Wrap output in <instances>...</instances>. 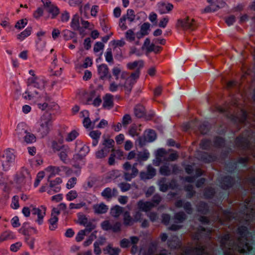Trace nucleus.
Wrapping results in <instances>:
<instances>
[{
  "mask_svg": "<svg viewBox=\"0 0 255 255\" xmlns=\"http://www.w3.org/2000/svg\"><path fill=\"white\" fill-rule=\"evenodd\" d=\"M247 228L242 226L238 229V239L235 242L229 234L224 235L221 239V246L224 251V255H236V253H245L252 249L247 242Z\"/></svg>",
  "mask_w": 255,
  "mask_h": 255,
  "instance_id": "nucleus-1",
  "label": "nucleus"
},
{
  "mask_svg": "<svg viewBox=\"0 0 255 255\" xmlns=\"http://www.w3.org/2000/svg\"><path fill=\"white\" fill-rule=\"evenodd\" d=\"M45 80L38 77H31L28 79L27 89L25 91L24 98L30 100L38 98L41 92L44 89Z\"/></svg>",
  "mask_w": 255,
  "mask_h": 255,
  "instance_id": "nucleus-2",
  "label": "nucleus"
},
{
  "mask_svg": "<svg viewBox=\"0 0 255 255\" xmlns=\"http://www.w3.org/2000/svg\"><path fill=\"white\" fill-rule=\"evenodd\" d=\"M251 201L247 199L245 201V208L248 210L247 213L245 214L244 212V217L243 219H240L237 216V214L228 211H225L223 213L224 218L228 221H231L233 219L235 220H245L246 221H253L255 220V204L254 206L251 205Z\"/></svg>",
  "mask_w": 255,
  "mask_h": 255,
  "instance_id": "nucleus-3",
  "label": "nucleus"
},
{
  "mask_svg": "<svg viewBox=\"0 0 255 255\" xmlns=\"http://www.w3.org/2000/svg\"><path fill=\"white\" fill-rule=\"evenodd\" d=\"M38 132L42 137L46 136L52 127L53 118L51 113L45 112L41 117Z\"/></svg>",
  "mask_w": 255,
  "mask_h": 255,
  "instance_id": "nucleus-4",
  "label": "nucleus"
},
{
  "mask_svg": "<svg viewBox=\"0 0 255 255\" xmlns=\"http://www.w3.org/2000/svg\"><path fill=\"white\" fill-rule=\"evenodd\" d=\"M15 158V156L12 150H6L0 157V165L2 166V169L4 171L8 170L10 164L14 161Z\"/></svg>",
  "mask_w": 255,
  "mask_h": 255,
  "instance_id": "nucleus-5",
  "label": "nucleus"
},
{
  "mask_svg": "<svg viewBox=\"0 0 255 255\" xmlns=\"http://www.w3.org/2000/svg\"><path fill=\"white\" fill-rule=\"evenodd\" d=\"M15 134L19 139H24V141L27 143H31L36 141L35 136L23 128L22 125H18L17 126Z\"/></svg>",
  "mask_w": 255,
  "mask_h": 255,
  "instance_id": "nucleus-6",
  "label": "nucleus"
},
{
  "mask_svg": "<svg viewBox=\"0 0 255 255\" xmlns=\"http://www.w3.org/2000/svg\"><path fill=\"white\" fill-rule=\"evenodd\" d=\"M137 163H134L132 166L128 162H126L123 165V168L125 170L124 172V178L127 181H130L131 180L135 177L138 173V170L136 166Z\"/></svg>",
  "mask_w": 255,
  "mask_h": 255,
  "instance_id": "nucleus-7",
  "label": "nucleus"
},
{
  "mask_svg": "<svg viewBox=\"0 0 255 255\" xmlns=\"http://www.w3.org/2000/svg\"><path fill=\"white\" fill-rule=\"evenodd\" d=\"M138 72H132L130 75L128 73L127 77L123 80H125L124 83H122V88H124L127 94H129L132 89L133 85L138 79Z\"/></svg>",
  "mask_w": 255,
  "mask_h": 255,
  "instance_id": "nucleus-8",
  "label": "nucleus"
},
{
  "mask_svg": "<svg viewBox=\"0 0 255 255\" xmlns=\"http://www.w3.org/2000/svg\"><path fill=\"white\" fill-rule=\"evenodd\" d=\"M182 255H210V251L204 248L201 242L197 243L194 248L189 247L186 249Z\"/></svg>",
  "mask_w": 255,
  "mask_h": 255,
  "instance_id": "nucleus-9",
  "label": "nucleus"
},
{
  "mask_svg": "<svg viewBox=\"0 0 255 255\" xmlns=\"http://www.w3.org/2000/svg\"><path fill=\"white\" fill-rule=\"evenodd\" d=\"M135 17L134 11L131 9L127 10V14L122 16L120 19L119 26L122 30H126L128 28L125 22L128 19L130 22L134 21Z\"/></svg>",
  "mask_w": 255,
  "mask_h": 255,
  "instance_id": "nucleus-10",
  "label": "nucleus"
},
{
  "mask_svg": "<svg viewBox=\"0 0 255 255\" xmlns=\"http://www.w3.org/2000/svg\"><path fill=\"white\" fill-rule=\"evenodd\" d=\"M177 25L184 29L193 30L196 27V23L193 19L186 17L184 19H178Z\"/></svg>",
  "mask_w": 255,
  "mask_h": 255,
  "instance_id": "nucleus-11",
  "label": "nucleus"
},
{
  "mask_svg": "<svg viewBox=\"0 0 255 255\" xmlns=\"http://www.w3.org/2000/svg\"><path fill=\"white\" fill-rule=\"evenodd\" d=\"M157 10L160 14L168 13L172 10L173 5L165 1H160L157 3Z\"/></svg>",
  "mask_w": 255,
  "mask_h": 255,
  "instance_id": "nucleus-12",
  "label": "nucleus"
},
{
  "mask_svg": "<svg viewBox=\"0 0 255 255\" xmlns=\"http://www.w3.org/2000/svg\"><path fill=\"white\" fill-rule=\"evenodd\" d=\"M31 177L29 171L26 168H22L16 175V181L19 184L25 183L30 179Z\"/></svg>",
  "mask_w": 255,
  "mask_h": 255,
  "instance_id": "nucleus-13",
  "label": "nucleus"
},
{
  "mask_svg": "<svg viewBox=\"0 0 255 255\" xmlns=\"http://www.w3.org/2000/svg\"><path fill=\"white\" fill-rule=\"evenodd\" d=\"M98 72L100 78L104 80L106 78L111 79V75L109 73V69L105 64H102L98 67Z\"/></svg>",
  "mask_w": 255,
  "mask_h": 255,
  "instance_id": "nucleus-14",
  "label": "nucleus"
},
{
  "mask_svg": "<svg viewBox=\"0 0 255 255\" xmlns=\"http://www.w3.org/2000/svg\"><path fill=\"white\" fill-rule=\"evenodd\" d=\"M118 190L116 188L113 189L110 187L105 188L101 193L102 196L108 201L110 200L113 197H115L118 195Z\"/></svg>",
  "mask_w": 255,
  "mask_h": 255,
  "instance_id": "nucleus-15",
  "label": "nucleus"
},
{
  "mask_svg": "<svg viewBox=\"0 0 255 255\" xmlns=\"http://www.w3.org/2000/svg\"><path fill=\"white\" fill-rule=\"evenodd\" d=\"M112 74L116 80L121 81L127 77L128 72L122 71L118 66H115L112 69Z\"/></svg>",
  "mask_w": 255,
  "mask_h": 255,
  "instance_id": "nucleus-16",
  "label": "nucleus"
},
{
  "mask_svg": "<svg viewBox=\"0 0 255 255\" xmlns=\"http://www.w3.org/2000/svg\"><path fill=\"white\" fill-rule=\"evenodd\" d=\"M211 230H206L204 228L200 227L198 229V232L193 236V239L195 240L199 241L201 240L204 237L206 238L209 239L210 238Z\"/></svg>",
  "mask_w": 255,
  "mask_h": 255,
  "instance_id": "nucleus-17",
  "label": "nucleus"
},
{
  "mask_svg": "<svg viewBox=\"0 0 255 255\" xmlns=\"http://www.w3.org/2000/svg\"><path fill=\"white\" fill-rule=\"evenodd\" d=\"M31 207H32V214L33 215L37 216L38 218L36 220V222L39 225H41L43 223V218L45 215L46 208L41 206V208L43 209V211H42L41 209L34 207L32 206H31Z\"/></svg>",
  "mask_w": 255,
  "mask_h": 255,
  "instance_id": "nucleus-18",
  "label": "nucleus"
},
{
  "mask_svg": "<svg viewBox=\"0 0 255 255\" xmlns=\"http://www.w3.org/2000/svg\"><path fill=\"white\" fill-rule=\"evenodd\" d=\"M89 151L90 149L88 146L83 145L81 148L79 153L74 155L73 159L76 162L82 160Z\"/></svg>",
  "mask_w": 255,
  "mask_h": 255,
  "instance_id": "nucleus-19",
  "label": "nucleus"
},
{
  "mask_svg": "<svg viewBox=\"0 0 255 255\" xmlns=\"http://www.w3.org/2000/svg\"><path fill=\"white\" fill-rule=\"evenodd\" d=\"M143 67V62L142 60L135 61L132 62H129L127 64V67L129 70H134V72H138V77L139 76L140 70Z\"/></svg>",
  "mask_w": 255,
  "mask_h": 255,
  "instance_id": "nucleus-20",
  "label": "nucleus"
},
{
  "mask_svg": "<svg viewBox=\"0 0 255 255\" xmlns=\"http://www.w3.org/2000/svg\"><path fill=\"white\" fill-rule=\"evenodd\" d=\"M137 206L139 209L147 212L153 208L155 205L151 202H144L142 200H140L138 202Z\"/></svg>",
  "mask_w": 255,
  "mask_h": 255,
  "instance_id": "nucleus-21",
  "label": "nucleus"
},
{
  "mask_svg": "<svg viewBox=\"0 0 255 255\" xmlns=\"http://www.w3.org/2000/svg\"><path fill=\"white\" fill-rule=\"evenodd\" d=\"M103 107L105 109H110L113 107V96L110 94H107L103 97Z\"/></svg>",
  "mask_w": 255,
  "mask_h": 255,
  "instance_id": "nucleus-22",
  "label": "nucleus"
},
{
  "mask_svg": "<svg viewBox=\"0 0 255 255\" xmlns=\"http://www.w3.org/2000/svg\"><path fill=\"white\" fill-rule=\"evenodd\" d=\"M168 247L171 249H175L180 247L181 242L179 238L176 236H172L167 242Z\"/></svg>",
  "mask_w": 255,
  "mask_h": 255,
  "instance_id": "nucleus-23",
  "label": "nucleus"
},
{
  "mask_svg": "<svg viewBox=\"0 0 255 255\" xmlns=\"http://www.w3.org/2000/svg\"><path fill=\"white\" fill-rule=\"evenodd\" d=\"M108 206L106 205L103 203L97 204L93 206V209L95 213L98 214L106 213L108 211Z\"/></svg>",
  "mask_w": 255,
  "mask_h": 255,
  "instance_id": "nucleus-24",
  "label": "nucleus"
},
{
  "mask_svg": "<svg viewBox=\"0 0 255 255\" xmlns=\"http://www.w3.org/2000/svg\"><path fill=\"white\" fill-rule=\"evenodd\" d=\"M134 114L137 118L143 117L145 114L144 107L141 105H137L134 108Z\"/></svg>",
  "mask_w": 255,
  "mask_h": 255,
  "instance_id": "nucleus-25",
  "label": "nucleus"
},
{
  "mask_svg": "<svg viewBox=\"0 0 255 255\" xmlns=\"http://www.w3.org/2000/svg\"><path fill=\"white\" fill-rule=\"evenodd\" d=\"M234 183V179L229 176H226L221 181V187L223 189H227L232 186Z\"/></svg>",
  "mask_w": 255,
  "mask_h": 255,
  "instance_id": "nucleus-26",
  "label": "nucleus"
},
{
  "mask_svg": "<svg viewBox=\"0 0 255 255\" xmlns=\"http://www.w3.org/2000/svg\"><path fill=\"white\" fill-rule=\"evenodd\" d=\"M45 101L48 103V110L58 111L59 109L58 105L54 102H51V98L47 96L46 94H45Z\"/></svg>",
  "mask_w": 255,
  "mask_h": 255,
  "instance_id": "nucleus-27",
  "label": "nucleus"
},
{
  "mask_svg": "<svg viewBox=\"0 0 255 255\" xmlns=\"http://www.w3.org/2000/svg\"><path fill=\"white\" fill-rule=\"evenodd\" d=\"M46 171L50 173L48 176V178L50 179L56 174H59L60 172L62 171V168L61 167L50 166L46 168Z\"/></svg>",
  "mask_w": 255,
  "mask_h": 255,
  "instance_id": "nucleus-28",
  "label": "nucleus"
},
{
  "mask_svg": "<svg viewBox=\"0 0 255 255\" xmlns=\"http://www.w3.org/2000/svg\"><path fill=\"white\" fill-rule=\"evenodd\" d=\"M144 135L147 142H152L154 141L156 137L155 132L152 129H148L145 130Z\"/></svg>",
  "mask_w": 255,
  "mask_h": 255,
  "instance_id": "nucleus-29",
  "label": "nucleus"
},
{
  "mask_svg": "<svg viewBox=\"0 0 255 255\" xmlns=\"http://www.w3.org/2000/svg\"><path fill=\"white\" fill-rule=\"evenodd\" d=\"M236 144L244 148H248L249 141L245 137H238L236 139Z\"/></svg>",
  "mask_w": 255,
  "mask_h": 255,
  "instance_id": "nucleus-30",
  "label": "nucleus"
},
{
  "mask_svg": "<svg viewBox=\"0 0 255 255\" xmlns=\"http://www.w3.org/2000/svg\"><path fill=\"white\" fill-rule=\"evenodd\" d=\"M31 27H27L23 31L17 35V38L20 41H23L26 37L31 34Z\"/></svg>",
  "mask_w": 255,
  "mask_h": 255,
  "instance_id": "nucleus-31",
  "label": "nucleus"
},
{
  "mask_svg": "<svg viewBox=\"0 0 255 255\" xmlns=\"http://www.w3.org/2000/svg\"><path fill=\"white\" fill-rule=\"evenodd\" d=\"M58 217H51L48 220L49 224V229L50 231H55L58 227Z\"/></svg>",
  "mask_w": 255,
  "mask_h": 255,
  "instance_id": "nucleus-32",
  "label": "nucleus"
},
{
  "mask_svg": "<svg viewBox=\"0 0 255 255\" xmlns=\"http://www.w3.org/2000/svg\"><path fill=\"white\" fill-rule=\"evenodd\" d=\"M124 224L125 226H131L134 223L133 219L131 217L129 213L126 211L124 213Z\"/></svg>",
  "mask_w": 255,
  "mask_h": 255,
  "instance_id": "nucleus-33",
  "label": "nucleus"
},
{
  "mask_svg": "<svg viewBox=\"0 0 255 255\" xmlns=\"http://www.w3.org/2000/svg\"><path fill=\"white\" fill-rule=\"evenodd\" d=\"M159 172L161 174L164 176H169L172 174L170 165L169 164H166L161 166Z\"/></svg>",
  "mask_w": 255,
  "mask_h": 255,
  "instance_id": "nucleus-34",
  "label": "nucleus"
},
{
  "mask_svg": "<svg viewBox=\"0 0 255 255\" xmlns=\"http://www.w3.org/2000/svg\"><path fill=\"white\" fill-rule=\"evenodd\" d=\"M120 249L119 248H114L111 245H109L106 249L104 250V251L109 254V255H119L120 252Z\"/></svg>",
  "mask_w": 255,
  "mask_h": 255,
  "instance_id": "nucleus-35",
  "label": "nucleus"
},
{
  "mask_svg": "<svg viewBox=\"0 0 255 255\" xmlns=\"http://www.w3.org/2000/svg\"><path fill=\"white\" fill-rule=\"evenodd\" d=\"M123 212V208L119 206H115L111 210V214L113 217H118Z\"/></svg>",
  "mask_w": 255,
  "mask_h": 255,
  "instance_id": "nucleus-36",
  "label": "nucleus"
},
{
  "mask_svg": "<svg viewBox=\"0 0 255 255\" xmlns=\"http://www.w3.org/2000/svg\"><path fill=\"white\" fill-rule=\"evenodd\" d=\"M0 238L2 240L3 242L11 240L15 238V236H14L13 233L9 231H6L3 232L0 235Z\"/></svg>",
  "mask_w": 255,
  "mask_h": 255,
  "instance_id": "nucleus-37",
  "label": "nucleus"
},
{
  "mask_svg": "<svg viewBox=\"0 0 255 255\" xmlns=\"http://www.w3.org/2000/svg\"><path fill=\"white\" fill-rule=\"evenodd\" d=\"M158 185L159 186L160 191L165 192L168 189V185L166 183V179L165 178H162L158 180Z\"/></svg>",
  "mask_w": 255,
  "mask_h": 255,
  "instance_id": "nucleus-38",
  "label": "nucleus"
},
{
  "mask_svg": "<svg viewBox=\"0 0 255 255\" xmlns=\"http://www.w3.org/2000/svg\"><path fill=\"white\" fill-rule=\"evenodd\" d=\"M106 61L110 64H114V58L111 48H108L105 53Z\"/></svg>",
  "mask_w": 255,
  "mask_h": 255,
  "instance_id": "nucleus-39",
  "label": "nucleus"
},
{
  "mask_svg": "<svg viewBox=\"0 0 255 255\" xmlns=\"http://www.w3.org/2000/svg\"><path fill=\"white\" fill-rule=\"evenodd\" d=\"M71 26L74 30L79 28L80 24L79 16L77 14L73 16L71 23Z\"/></svg>",
  "mask_w": 255,
  "mask_h": 255,
  "instance_id": "nucleus-40",
  "label": "nucleus"
},
{
  "mask_svg": "<svg viewBox=\"0 0 255 255\" xmlns=\"http://www.w3.org/2000/svg\"><path fill=\"white\" fill-rule=\"evenodd\" d=\"M68 151H69V148L68 146H66L65 147H64L63 149H62L59 154V156L60 157V159L63 161L64 162H66V160L67 159V153L68 152Z\"/></svg>",
  "mask_w": 255,
  "mask_h": 255,
  "instance_id": "nucleus-41",
  "label": "nucleus"
},
{
  "mask_svg": "<svg viewBox=\"0 0 255 255\" xmlns=\"http://www.w3.org/2000/svg\"><path fill=\"white\" fill-rule=\"evenodd\" d=\"M186 219V214L183 212H180L177 213L174 215V219L177 223H182Z\"/></svg>",
  "mask_w": 255,
  "mask_h": 255,
  "instance_id": "nucleus-42",
  "label": "nucleus"
},
{
  "mask_svg": "<svg viewBox=\"0 0 255 255\" xmlns=\"http://www.w3.org/2000/svg\"><path fill=\"white\" fill-rule=\"evenodd\" d=\"M47 11L49 13H51L52 14V18H55L57 16V15H58L59 13V9L56 6L54 5H53L51 7L47 9Z\"/></svg>",
  "mask_w": 255,
  "mask_h": 255,
  "instance_id": "nucleus-43",
  "label": "nucleus"
},
{
  "mask_svg": "<svg viewBox=\"0 0 255 255\" xmlns=\"http://www.w3.org/2000/svg\"><path fill=\"white\" fill-rule=\"evenodd\" d=\"M166 155L167 152L164 149L162 148L158 149L157 151V158L160 161H161L162 160H165L166 158Z\"/></svg>",
  "mask_w": 255,
  "mask_h": 255,
  "instance_id": "nucleus-44",
  "label": "nucleus"
},
{
  "mask_svg": "<svg viewBox=\"0 0 255 255\" xmlns=\"http://www.w3.org/2000/svg\"><path fill=\"white\" fill-rule=\"evenodd\" d=\"M198 211L202 214H205L208 211L207 205L204 202H200L197 207Z\"/></svg>",
  "mask_w": 255,
  "mask_h": 255,
  "instance_id": "nucleus-45",
  "label": "nucleus"
},
{
  "mask_svg": "<svg viewBox=\"0 0 255 255\" xmlns=\"http://www.w3.org/2000/svg\"><path fill=\"white\" fill-rule=\"evenodd\" d=\"M200 158L201 160H203L205 162H210L214 160L215 159L214 157L208 154L206 152L201 153V157Z\"/></svg>",
  "mask_w": 255,
  "mask_h": 255,
  "instance_id": "nucleus-46",
  "label": "nucleus"
},
{
  "mask_svg": "<svg viewBox=\"0 0 255 255\" xmlns=\"http://www.w3.org/2000/svg\"><path fill=\"white\" fill-rule=\"evenodd\" d=\"M219 8V6L218 5H210L206 7L204 9L202 10V13H208L214 12L217 10Z\"/></svg>",
  "mask_w": 255,
  "mask_h": 255,
  "instance_id": "nucleus-47",
  "label": "nucleus"
},
{
  "mask_svg": "<svg viewBox=\"0 0 255 255\" xmlns=\"http://www.w3.org/2000/svg\"><path fill=\"white\" fill-rule=\"evenodd\" d=\"M120 87L122 88V82H120L119 84H117L115 81H113L109 85V90L112 92H116Z\"/></svg>",
  "mask_w": 255,
  "mask_h": 255,
  "instance_id": "nucleus-48",
  "label": "nucleus"
},
{
  "mask_svg": "<svg viewBox=\"0 0 255 255\" xmlns=\"http://www.w3.org/2000/svg\"><path fill=\"white\" fill-rule=\"evenodd\" d=\"M150 27V24L148 23H144L142 24L140 28V33L141 36H143L148 34L147 31Z\"/></svg>",
  "mask_w": 255,
  "mask_h": 255,
  "instance_id": "nucleus-49",
  "label": "nucleus"
},
{
  "mask_svg": "<svg viewBox=\"0 0 255 255\" xmlns=\"http://www.w3.org/2000/svg\"><path fill=\"white\" fill-rule=\"evenodd\" d=\"M27 24V20L26 19H22L18 21L15 25V27L18 29H21L24 28Z\"/></svg>",
  "mask_w": 255,
  "mask_h": 255,
  "instance_id": "nucleus-50",
  "label": "nucleus"
},
{
  "mask_svg": "<svg viewBox=\"0 0 255 255\" xmlns=\"http://www.w3.org/2000/svg\"><path fill=\"white\" fill-rule=\"evenodd\" d=\"M84 126L88 128H93L95 125V123H92L89 117H85L83 121Z\"/></svg>",
  "mask_w": 255,
  "mask_h": 255,
  "instance_id": "nucleus-51",
  "label": "nucleus"
},
{
  "mask_svg": "<svg viewBox=\"0 0 255 255\" xmlns=\"http://www.w3.org/2000/svg\"><path fill=\"white\" fill-rule=\"evenodd\" d=\"M149 155V153L146 150H144L138 152L137 158L139 160L144 161L148 158Z\"/></svg>",
  "mask_w": 255,
  "mask_h": 255,
  "instance_id": "nucleus-52",
  "label": "nucleus"
},
{
  "mask_svg": "<svg viewBox=\"0 0 255 255\" xmlns=\"http://www.w3.org/2000/svg\"><path fill=\"white\" fill-rule=\"evenodd\" d=\"M209 129V125L207 122H204L200 127L199 130L202 134H206Z\"/></svg>",
  "mask_w": 255,
  "mask_h": 255,
  "instance_id": "nucleus-53",
  "label": "nucleus"
},
{
  "mask_svg": "<svg viewBox=\"0 0 255 255\" xmlns=\"http://www.w3.org/2000/svg\"><path fill=\"white\" fill-rule=\"evenodd\" d=\"M78 135L79 133L76 130H72L68 133L67 137L66 138V140L67 141H71L74 140Z\"/></svg>",
  "mask_w": 255,
  "mask_h": 255,
  "instance_id": "nucleus-54",
  "label": "nucleus"
},
{
  "mask_svg": "<svg viewBox=\"0 0 255 255\" xmlns=\"http://www.w3.org/2000/svg\"><path fill=\"white\" fill-rule=\"evenodd\" d=\"M126 38L129 41H133L135 39V34L131 29L128 30L126 33Z\"/></svg>",
  "mask_w": 255,
  "mask_h": 255,
  "instance_id": "nucleus-55",
  "label": "nucleus"
},
{
  "mask_svg": "<svg viewBox=\"0 0 255 255\" xmlns=\"http://www.w3.org/2000/svg\"><path fill=\"white\" fill-rule=\"evenodd\" d=\"M84 226L86 227V228L83 230L85 231V232L87 234L89 233L96 228V225L94 223L90 221H89L88 224H86Z\"/></svg>",
  "mask_w": 255,
  "mask_h": 255,
  "instance_id": "nucleus-56",
  "label": "nucleus"
},
{
  "mask_svg": "<svg viewBox=\"0 0 255 255\" xmlns=\"http://www.w3.org/2000/svg\"><path fill=\"white\" fill-rule=\"evenodd\" d=\"M77 180L75 177L70 178L66 184V187L69 189L73 188L76 184Z\"/></svg>",
  "mask_w": 255,
  "mask_h": 255,
  "instance_id": "nucleus-57",
  "label": "nucleus"
},
{
  "mask_svg": "<svg viewBox=\"0 0 255 255\" xmlns=\"http://www.w3.org/2000/svg\"><path fill=\"white\" fill-rule=\"evenodd\" d=\"M101 227L105 231L111 230L112 225L108 220H105L101 223Z\"/></svg>",
  "mask_w": 255,
  "mask_h": 255,
  "instance_id": "nucleus-58",
  "label": "nucleus"
},
{
  "mask_svg": "<svg viewBox=\"0 0 255 255\" xmlns=\"http://www.w3.org/2000/svg\"><path fill=\"white\" fill-rule=\"evenodd\" d=\"M156 245L155 244H151L145 253V255H153L156 250Z\"/></svg>",
  "mask_w": 255,
  "mask_h": 255,
  "instance_id": "nucleus-59",
  "label": "nucleus"
},
{
  "mask_svg": "<svg viewBox=\"0 0 255 255\" xmlns=\"http://www.w3.org/2000/svg\"><path fill=\"white\" fill-rule=\"evenodd\" d=\"M119 187L120 188L122 192H126L130 189L131 185L130 184L128 183L122 182L119 184Z\"/></svg>",
  "mask_w": 255,
  "mask_h": 255,
  "instance_id": "nucleus-60",
  "label": "nucleus"
},
{
  "mask_svg": "<svg viewBox=\"0 0 255 255\" xmlns=\"http://www.w3.org/2000/svg\"><path fill=\"white\" fill-rule=\"evenodd\" d=\"M146 172L148 173V174L149 175V177L150 178V179H151L156 174V170H155V169L151 165H148L147 167V171Z\"/></svg>",
  "mask_w": 255,
  "mask_h": 255,
  "instance_id": "nucleus-61",
  "label": "nucleus"
},
{
  "mask_svg": "<svg viewBox=\"0 0 255 255\" xmlns=\"http://www.w3.org/2000/svg\"><path fill=\"white\" fill-rule=\"evenodd\" d=\"M22 246V244L20 242H17L15 244H13L10 246V250L11 252H16Z\"/></svg>",
  "mask_w": 255,
  "mask_h": 255,
  "instance_id": "nucleus-62",
  "label": "nucleus"
},
{
  "mask_svg": "<svg viewBox=\"0 0 255 255\" xmlns=\"http://www.w3.org/2000/svg\"><path fill=\"white\" fill-rule=\"evenodd\" d=\"M215 193V190L212 188H206L205 193L204 196L208 198H211Z\"/></svg>",
  "mask_w": 255,
  "mask_h": 255,
  "instance_id": "nucleus-63",
  "label": "nucleus"
},
{
  "mask_svg": "<svg viewBox=\"0 0 255 255\" xmlns=\"http://www.w3.org/2000/svg\"><path fill=\"white\" fill-rule=\"evenodd\" d=\"M115 141L112 139H106L103 142V145L108 147L110 148L113 147Z\"/></svg>",
  "mask_w": 255,
  "mask_h": 255,
  "instance_id": "nucleus-64",
  "label": "nucleus"
}]
</instances>
